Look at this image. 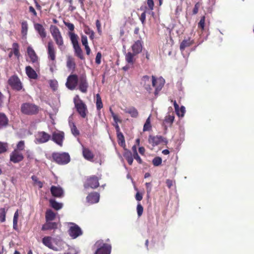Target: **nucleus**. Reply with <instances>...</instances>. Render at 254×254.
Wrapping results in <instances>:
<instances>
[{
    "label": "nucleus",
    "instance_id": "b1692460",
    "mask_svg": "<svg viewBox=\"0 0 254 254\" xmlns=\"http://www.w3.org/2000/svg\"><path fill=\"white\" fill-rule=\"evenodd\" d=\"M131 49L132 52L135 54H138L142 50V42L140 40H137L132 45Z\"/></svg>",
    "mask_w": 254,
    "mask_h": 254
},
{
    "label": "nucleus",
    "instance_id": "c03bdc74",
    "mask_svg": "<svg viewBox=\"0 0 254 254\" xmlns=\"http://www.w3.org/2000/svg\"><path fill=\"white\" fill-rule=\"evenodd\" d=\"M28 32V24L26 21L21 22V33L23 36L26 35Z\"/></svg>",
    "mask_w": 254,
    "mask_h": 254
},
{
    "label": "nucleus",
    "instance_id": "f8f14e48",
    "mask_svg": "<svg viewBox=\"0 0 254 254\" xmlns=\"http://www.w3.org/2000/svg\"><path fill=\"white\" fill-rule=\"evenodd\" d=\"M51 138V135L45 131H38L36 136V143L39 144L44 143L49 141Z\"/></svg>",
    "mask_w": 254,
    "mask_h": 254
},
{
    "label": "nucleus",
    "instance_id": "20e7f679",
    "mask_svg": "<svg viewBox=\"0 0 254 254\" xmlns=\"http://www.w3.org/2000/svg\"><path fill=\"white\" fill-rule=\"evenodd\" d=\"M50 32L56 44L59 49H61L64 46V42L59 29L55 25H51Z\"/></svg>",
    "mask_w": 254,
    "mask_h": 254
},
{
    "label": "nucleus",
    "instance_id": "393cba45",
    "mask_svg": "<svg viewBox=\"0 0 254 254\" xmlns=\"http://www.w3.org/2000/svg\"><path fill=\"white\" fill-rule=\"evenodd\" d=\"M172 102H173V105L174 106L175 112H176L177 114L179 117H184V114L186 112V109L184 106H181L180 109L179 108V106L177 103L176 101L175 100L173 101V100H171Z\"/></svg>",
    "mask_w": 254,
    "mask_h": 254
},
{
    "label": "nucleus",
    "instance_id": "49530a36",
    "mask_svg": "<svg viewBox=\"0 0 254 254\" xmlns=\"http://www.w3.org/2000/svg\"><path fill=\"white\" fill-rule=\"evenodd\" d=\"M25 148V142L23 140H21L18 142L16 145V148L14 150H17L18 151L21 152L24 150Z\"/></svg>",
    "mask_w": 254,
    "mask_h": 254
},
{
    "label": "nucleus",
    "instance_id": "0eeeda50",
    "mask_svg": "<svg viewBox=\"0 0 254 254\" xmlns=\"http://www.w3.org/2000/svg\"><path fill=\"white\" fill-rule=\"evenodd\" d=\"M74 103L77 112L82 118H85L88 113V109L86 104L80 99H74Z\"/></svg>",
    "mask_w": 254,
    "mask_h": 254
},
{
    "label": "nucleus",
    "instance_id": "a18cd8bd",
    "mask_svg": "<svg viewBox=\"0 0 254 254\" xmlns=\"http://www.w3.org/2000/svg\"><path fill=\"white\" fill-rule=\"evenodd\" d=\"M32 181L34 182V184L37 185L39 188H42L43 186V183L41 181H39L38 178L35 175L31 177Z\"/></svg>",
    "mask_w": 254,
    "mask_h": 254
},
{
    "label": "nucleus",
    "instance_id": "72a5a7b5",
    "mask_svg": "<svg viewBox=\"0 0 254 254\" xmlns=\"http://www.w3.org/2000/svg\"><path fill=\"white\" fill-rule=\"evenodd\" d=\"M66 66L68 69L74 70L76 67V64L73 58L69 57L66 62Z\"/></svg>",
    "mask_w": 254,
    "mask_h": 254
},
{
    "label": "nucleus",
    "instance_id": "bf43d9fd",
    "mask_svg": "<svg viewBox=\"0 0 254 254\" xmlns=\"http://www.w3.org/2000/svg\"><path fill=\"white\" fill-rule=\"evenodd\" d=\"M81 42L84 46L88 45L87 38L86 36L83 35L81 36Z\"/></svg>",
    "mask_w": 254,
    "mask_h": 254
},
{
    "label": "nucleus",
    "instance_id": "9d476101",
    "mask_svg": "<svg viewBox=\"0 0 254 254\" xmlns=\"http://www.w3.org/2000/svg\"><path fill=\"white\" fill-rule=\"evenodd\" d=\"M68 224L71 225L68 231V234L72 239H76L82 235V231L77 224L73 222Z\"/></svg>",
    "mask_w": 254,
    "mask_h": 254
},
{
    "label": "nucleus",
    "instance_id": "052dcab7",
    "mask_svg": "<svg viewBox=\"0 0 254 254\" xmlns=\"http://www.w3.org/2000/svg\"><path fill=\"white\" fill-rule=\"evenodd\" d=\"M133 158H134L139 164H141L142 163V160L138 155V153L133 154Z\"/></svg>",
    "mask_w": 254,
    "mask_h": 254
},
{
    "label": "nucleus",
    "instance_id": "cd10ccee",
    "mask_svg": "<svg viewBox=\"0 0 254 254\" xmlns=\"http://www.w3.org/2000/svg\"><path fill=\"white\" fill-rule=\"evenodd\" d=\"M123 155L127 160L128 164L129 165H131L133 161V154L132 155L131 152L129 150L125 149Z\"/></svg>",
    "mask_w": 254,
    "mask_h": 254
},
{
    "label": "nucleus",
    "instance_id": "423d86ee",
    "mask_svg": "<svg viewBox=\"0 0 254 254\" xmlns=\"http://www.w3.org/2000/svg\"><path fill=\"white\" fill-rule=\"evenodd\" d=\"M94 246L97 248L95 254H111V244L105 243L103 240H100L96 242Z\"/></svg>",
    "mask_w": 254,
    "mask_h": 254
},
{
    "label": "nucleus",
    "instance_id": "5701e85b",
    "mask_svg": "<svg viewBox=\"0 0 254 254\" xmlns=\"http://www.w3.org/2000/svg\"><path fill=\"white\" fill-rule=\"evenodd\" d=\"M82 155L83 157L87 160L93 161L94 158V154L89 148L82 147Z\"/></svg>",
    "mask_w": 254,
    "mask_h": 254
},
{
    "label": "nucleus",
    "instance_id": "e433bc0d",
    "mask_svg": "<svg viewBox=\"0 0 254 254\" xmlns=\"http://www.w3.org/2000/svg\"><path fill=\"white\" fill-rule=\"evenodd\" d=\"M136 55L133 52L132 53L131 52H128L126 55V61L128 64H133L134 63V56Z\"/></svg>",
    "mask_w": 254,
    "mask_h": 254
},
{
    "label": "nucleus",
    "instance_id": "8fccbe9b",
    "mask_svg": "<svg viewBox=\"0 0 254 254\" xmlns=\"http://www.w3.org/2000/svg\"><path fill=\"white\" fill-rule=\"evenodd\" d=\"M205 20V16H203L201 17L200 20L198 23V27L201 29L202 30H203L204 29Z\"/></svg>",
    "mask_w": 254,
    "mask_h": 254
},
{
    "label": "nucleus",
    "instance_id": "ddd939ff",
    "mask_svg": "<svg viewBox=\"0 0 254 254\" xmlns=\"http://www.w3.org/2000/svg\"><path fill=\"white\" fill-rule=\"evenodd\" d=\"M78 84V89L82 93H86L87 92L88 83L85 74L79 76Z\"/></svg>",
    "mask_w": 254,
    "mask_h": 254
},
{
    "label": "nucleus",
    "instance_id": "39448f33",
    "mask_svg": "<svg viewBox=\"0 0 254 254\" xmlns=\"http://www.w3.org/2000/svg\"><path fill=\"white\" fill-rule=\"evenodd\" d=\"M52 157L54 161L61 165L67 164L70 160L69 155L66 152H54L52 154Z\"/></svg>",
    "mask_w": 254,
    "mask_h": 254
},
{
    "label": "nucleus",
    "instance_id": "e2e57ef3",
    "mask_svg": "<svg viewBox=\"0 0 254 254\" xmlns=\"http://www.w3.org/2000/svg\"><path fill=\"white\" fill-rule=\"evenodd\" d=\"M146 19V12L144 11L143 13H141L140 17V20L141 21L142 24H144L145 22Z\"/></svg>",
    "mask_w": 254,
    "mask_h": 254
},
{
    "label": "nucleus",
    "instance_id": "338daca9",
    "mask_svg": "<svg viewBox=\"0 0 254 254\" xmlns=\"http://www.w3.org/2000/svg\"><path fill=\"white\" fill-rule=\"evenodd\" d=\"M113 117L114 121L116 124H118V123L122 122V121L121 120H120V119L119 118V117L117 115H115V116H113V117Z\"/></svg>",
    "mask_w": 254,
    "mask_h": 254
},
{
    "label": "nucleus",
    "instance_id": "f3484780",
    "mask_svg": "<svg viewBox=\"0 0 254 254\" xmlns=\"http://www.w3.org/2000/svg\"><path fill=\"white\" fill-rule=\"evenodd\" d=\"M148 140L149 142L152 144L153 146L158 145L161 142H164L166 144L168 142L167 139L166 138L160 135L155 136H150Z\"/></svg>",
    "mask_w": 254,
    "mask_h": 254
},
{
    "label": "nucleus",
    "instance_id": "603ef678",
    "mask_svg": "<svg viewBox=\"0 0 254 254\" xmlns=\"http://www.w3.org/2000/svg\"><path fill=\"white\" fill-rule=\"evenodd\" d=\"M137 212L138 217H140L143 211V207L140 203H138L137 205Z\"/></svg>",
    "mask_w": 254,
    "mask_h": 254
},
{
    "label": "nucleus",
    "instance_id": "f03ea898",
    "mask_svg": "<svg viewBox=\"0 0 254 254\" xmlns=\"http://www.w3.org/2000/svg\"><path fill=\"white\" fill-rule=\"evenodd\" d=\"M43 244L49 249L54 251H59L62 245V242L50 236L44 237L42 239Z\"/></svg>",
    "mask_w": 254,
    "mask_h": 254
},
{
    "label": "nucleus",
    "instance_id": "7c9ffc66",
    "mask_svg": "<svg viewBox=\"0 0 254 254\" xmlns=\"http://www.w3.org/2000/svg\"><path fill=\"white\" fill-rule=\"evenodd\" d=\"M68 35L72 44L73 47L79 45L78 41V37L76 34L73 32H69L68 33Z\"/></svg>",
    "mask_w": 254,
    "mask_h": 254
},
{
    "label": "nucleus",
    "instance_id": "7ed1b4c3",
    "mask_svg": "<svg viewBox=\"0 0 254 254\" xmlns=\"http://www.w3.org/2000/svg\"><path fill=\"white\" fill-rule=\"evenodd\" d=\"M39 106L31 103H23L20 107L22 114L30 116L37 114L39 113Z\"/></svg>",
    "mask_w": 254,
    "mask_h": 254
},
{
    "label": "nucleus",
    "instance_id": "6e6552de",
    "mask_svg": "<svg viewBox=\"0 0 254 254\" xmlns=\"http://www.w3.org/2000/svg\"><path fill=\"white\" fill-rule=\"evenodd\" d=\"M79 81V77L76 74H70L66 79V87L70 90H73L76 88Z\"/></svg>",
    "mask_w": 254,
    "mask_h": 254
},
{
    "label": "nucleus",
    "instance_id": "dca6fc26",
    "mask_svg": "<svg viewBox=\"0 0 254 254\" xmlns=\"http://www.w3.org/2000/svg\"><path fill=\"white\" fill-rule=\"evenodd\" d=\"M47 53L49 59L54 63L56 60V52L54 43L52 41H49L48 43Z\"/></svg>",
    "mask_w": 254,
    "mask_h": 254
},
{
    "label": "nucleus",
    "instance_id": "de8ad7c7",
    "mask_svg": "<svg viewBox=\"0 0 254 254\" xmlns=\"http://www.w3.org/2000/svg\"><path fill=\"white\" fill-rule=\"evenodd\" d=\"M151 127V123H150V117H149L147 119V120L144 125L143 130L144 131H148L150 129Z\"/></svg>",
    "mask_w": 254,
    "mask_h": 254
},
{
    "label": "nucleus",
    "instance_id": "473e14b6",
    "mask_svg": "<svg viewBox=\"0 0 254 254\" xmlns=\"http://www.w3.org/2000/svg\"><path fill=\"white\" fill-rule=\"evenodd\" d=\"M56 218V213L51 209H48L45 213L46 221H52Z\"/></svg>",
    "mask_w": 254,
    "mask_h": 254
},
{
    "label": "nucleus",
    "instance_id": "c9c22d12",
    "mask_svg": "<svg viewBox=\"0 0 254 254\" xmlns=\"http://www.w3.org/2000/svg\"><path fill=\"white\" fill-rule=\"evenodd\" d=\"M74 50L75 55L81 60H84L83 52L80 46L73 47Z\"/></svg>",
    "mask_w": 254,
    "mask_h": 254
},
{
    "label": "nucleus",
    "instance_id": "6ab92c4d",
    "mask_svg": "<svg viewBox=\"0 0 254 254\" xmlns=\"http://www.w3.org/2000/svg\"><path fill=\"white\" fill-rule=\"evenodd\" d=\"M27 52L31 62L33 64H35L37 66H39L38 57L33 49L31 47H28L27 49Z\"/></svg>",
    "mask_w": 254,
    "mask_h": 254
},
{
    "label": "nucleus",
    "instance_id": "ea45409f",
    "mask_svg": "<svg viewBox=\"0 0 254 254\" xmlns=\"http://www.w3.org/2000/svg\"><path fill=\"white\" fill-rule=\"evenodd\" d=\"M69 126L71 128V131L73 135L77 136L79 135V131L76 127V125L73 122L69 123Z\"/></svg>",
    "mask_w": 254,
    "mask_h": 254
},
{
    "label": "nucleus",
    "instance_id": "58836bf2",
    "mask_svg": "<svg viewBox=\"0 0 254 254\" xmlns=\"http://www.w3.org/2000/svg\"><path fill=\"white\" fill-rule=\"evenodd\" d=\"M84 32L85 34L89 36V38L91 40H93L94 39L95 33L89 26H84Z\"/></svg>",
    "mask_w": 254,
    "mask_h": 254
},
{
    "label": "nucleus",
    "instance_id": "a19ab883",
    "mask_svg": "<svg viewBox=\"0 0 254 254\" xmlns=\"http://www.w3.org/2000/svg\"><path fill=\"white\" fill-rule=\"evenodd\" d=\"M174 119L175 116L173 113L171 115L168 114L165 118L164 123L169 124V125H171L174 121Z\"/></svg>",
    "mask_w": 254,
    "mask_h": 254
},
{
    "label": "nucleus",
    "instance_id": "79ce46f5",
    "mask_svg": "<svg viewBox=\"0 0 254 254\" xmlns=\"http://www.w3.org/2000/svg\"><path fill=\"white\" fill-rule=\"evenodd\" d=\"M7 209H5L4 208H0V222H4L5 221L6 214L7 211Z\"/></svg>",
    "mask_w": 254,
    "mask_h": 254
},
{
    "label": "nucleus",
    "instance_id": "2eb2a0df",
    "mask_svg": "<svg viewBox=\"0 0 254 254\" xmlns=\"http://www.w3.org/2000/svg\"><path fill=\"white\" fill-rule=\"evenodd\" d=\"M24 159V156L21 152L14 150L10 154V161L13 163H18Z\"/></svg>",
    "mask_w": 254,
    "mask_h": 254
},
{
    "label": "nucleus",
    "instance_id": "9b49d317",
    "mask_svg": "<svg viewBox=\"0 0 254 254\" xmlns=\"http://www.w3.org/2000/svg\"><path fill=\"white\" fill-rule=\"evenodd\" d=\"M8 84L12 89L20 91L22 88V85L19 78L17 75L11 76L8 80Z\"/></svg>",
    "mask_w": 254,
    "mask_h": 254
},
{
    "label": "nucleus",
    "instance_id": "4d7b16f0",
    "mask_svg": "<svg viewBox=\"0 0 254 254\" xmlns=\"http://www.w3.org/2000/svg\"><path fill=\"white\" fill-rule=\"evenodd\" d=\"M147 4L149 10H153L154 6V3L153 0H147Z\"/></svg>",
    "mask_w": 254,
    "mask_h": 254
},
{
    "label": "nucleus",
    "instance_id": "4be33fe9",
    "mask_svg": "<svg viewBox=\"0 0 254 254\" xmlns=\"http://www.w3.org/2000/svg\"><path fill=\"white\" fill-rule=\"evenodd\" d=\"M100 195L98 192H93L89 193L86 197L87 201L90 203L93 204L97 203L99 200Z\"/></svg>",
    "mask_w": 254,
    "mask_h": 254
},
{
    "label": "nucleus",
    "instance_id": "864d4df0",
    "mask_svg": "<svg viewBox=\"0 0 254 254\" xmlns=\"http://www.w3.org/2000/svg\"><path fill=\"white\" fill-rule=\"evenodd\" d=\"M64 25L68 28V29L70 31V32H72L74 29V26L72 23L66 22L64 21Z\"/></svg>",
    "mask_w": 254,
    "mask_h": 254
},
{
    "label": "nucleus",
    "instance_id": "f704fd0d",
    "mask_svg": "<svg viewBox=\"0 0 254 254\" xmlns=\"http://www.w3.org/2000/svg\"><path fill=\"white\" fill-rule=\"evenodd\" d=\"M49 202L51 206L56 210L61 209L63 207V204L59 203L54 199H50Z\"/></svg>",
    "mask_w": 254,
    "mask_h": 254
},
{
    "label": "nucleus",
    "instance_id": "c756f323",
    "mask_svg": "<svg viewBox=\"0 0 254 254\" xmlns=\"http://www.w3.org/2000/svg\"><path fill=\"white\" fill-rule=\"evenodd\" d=\"M126 113L128 114L132 118H136L138 116V112L134 107H131L124 110Z\"/></svg>",
    "mask_w": 254,
    "mask_h": 254
},
{
    "label": "nucleus",
    "instance_id": "412c9836",
    "mask_svg": "<svg viewBox=\"0 0 254 254\" xmlns=\"http://www.w3.org/2000/svg\"><path fill=\"white\" fill-rule=\"evenodd\" d=\"M58 224L55 222L46 221V223L42 225V231L56 230L58 228Z\"/></svg>",
    "mask_w": 254,
    "mask_h": 254
},
{
    "label": "nucleus",
    "instance_id": "1a4fd4ad",
    "mask_svg": "<svg viewBox=\"0 0 254 254\" xmlns=\"http://www.w3.org/2000/svg\"><path fill=\"white\" fill-rule=\"evenodd\" d=\"M99 178L95 175L88 177L84 184V187L86 189L89 188L96 189L99 186Z\"/></svg>",
    "mask_w": 254,
    "mask_h": 254
},
{
    "label": "nucleus",
    "instance_id": "a878e982",
    "mask_svg": "<svg viewBox=\"0 0 254 254\" xmlns=\"http://www.w3.org/2000/svg\"><path fill=\"white\" fill-rule=\"evenodd\" d=\"M25 71L27 75L30 78L33 79L37 78L38 75L37 73L30 66H27L25 67Z\"/></svg>",
    "mask_w": 254,
    "mask_h": 254
},
{
    "label": "nucleus",
    "instance_id": "f257e3e1",
    "mask_svg": "<svg viewBox=\"0 0 254 254\" xmlns=\"http://www.w3.org/2000/svg\"><path fill=\"white\" fill-rule=\"evenodd\" d=\"M151 82L152 86L155 89L154 91L155 96H157L159 92L162 89L164 85L165 80L163 78H156L154 75L151 76V79H150V77L148 75L143 76L141 80V84L149 93H151L152 90L150 85Z\"/></svg>",
    "mask_w": 254,
    "mask_h": 254
},
{
    "label": "nucleus",
    "instance_id": "6e6d98bb",
    "mask_svg": "<svg viewBox=\"0 0 254 254\" xmlns=\"http://www.w3.org/2000/svg\"><path fill=\"white\" fill-rule=\"evenodd\" d=\"M101 58H102V54L100 52H98L96 58H95V63L97 64H100L101 63Z\"/></svg>",
    "mask_w": 254,
    "mask_h": 254
},
{
    "label": "nucleus",
    "instance_id": "c85d7f7f",
    "mask_svg": "<svg viewBox=\"0 0 254 254\" xmlns=\"http://www.w3.org/2000/svg\"><path fill=\"white\" fill-rule=\"evenodd\" d=\"M8 119L5 114L0 113V129L6 127L8 124Z\"/></svg>",
    "mask_w": 254,
    "mask_h": 254
},
{
    "label": "nucleus",
    "instance_id": "bb28decb",
    "mask_svg": "<svg viewBox=\"0 0 254 254\" xmlns=\"http://www.w3.org/2000/svg\"><path fill=\"white\" fill-rule=\"evenodd\" d=\"M193 44V41L190 38L183 40L180 46V49L181 52H183L185 49L191 46Z\"/></svg>",
    "mask_w": 254,
    "mask_h": 254
},
{
    "label": "nucleus",
    "instance_id": "09e8293b",
    "mask_svg": "<svg viewBox=\"0 0 254 254\" xmlns=\"http://www.w3.org/2000/svg\"><path fill=\"white\" fill-rule=\"evenodd\" d=\"M162 160L160 157H155L152 160V164L154 166H158L162 164Z\"/></svg>",
    "mask_w": 254,
    "mask_h": 254
},
{
    "label": "nucleus",
    "instance_id": "4468645a",
    "mask_svg": "<svg viewBox=\"0 0 254 254\" xmlns=\"http://www.w3.org/2000/svg\"><path fill=\"white\" fill-rule=\"evenodd\" d=\"M52 140L60 146H63L64 138V133L63 131H55L52 133Z\"/></svg>",
    "mask_w": 254,
    "mask_h": 254
},
{
    "label": "nucleus",
    "instance_id": "a211bd4d",
    "mask_svg": "<svg viewBox=\"0 0 254 254\" xmlns=\"http://www.w3.org/2000/svg\"><path fill=\"white\" fill-rule=\"evenodd\" d=\"M50 191L52 195L54 197L62 198L64 196V191L59 186H52L51 187Z\"/></svg>",
    "mask_w": 254,
    "mask_h": 254
},
{
    "label": "nucleus",
    "instance_id": "13d9d810",
    "mask_svg": "<svg viewBox=\"0 0 254 254\" xmlns=\"http://www.w3.org/2000/svg\"><path fill=\"white\" fill-rule=\"evenodd\" d=\"M29 11L34 17H37V12L36 11L35 9H34V8L33 6H29Z\"/></svg>",
    "mask_w": 254,
    "mask_h": 254
},
{
    "label": "nucleus",
    "instance_id": "5fc2aeb1",
    "mask_svg": "<svg viewBox=\"0 0 254 254\" xmlns=\"http://www.w3.org/2000/svg\"><path fill=\"white\" fill-rule=\"evenodd\" d=\"M96 26L97 27V31L99 35L102 34V29H101V24L99 20L97 19L96 21Z\"/></svg>",
    "mask_w": 254,
    "mask_h": 254
},
{
    "label": "nucleus",
    "instance_id": "69168bd1",
    "mask_svg": "<svg viewBox=\"0 0 254 254\" xmlns=\"http://www.w3.org/2000/svg\"><path fill=\"white\" fill-rule=\"evenodd\" d=\"M135 199L137 201H140L142 199V195L139 192H137L135 195Z\"/></svg>",
    "mask_w": 254,
    "mask_h": 254
},
{
    "label": "nucleus",
    "instance_id": "aec40b11",
    "mask_svg": "<svg viewBox=\"0 0 254 254\" xmlns=\"http://www.w3.org/2000/svg\"><path fill=\"white\" fill-rule=\"evenodd\" d=\"M34 27L42 40L46 37L47 32L46 29L41 24L38 23H34Z\"/></svg>",
    "mask_w": 254,
    "mask_h": 254
},
{
    "label": "nucleus",
    "instance_id": "2f4dec72",
    "mask_svg": "<svg viewBox=\"0 0 254 254\" xmlns=\"http://www.w3.org/2000/svg\"><path fill=\"white\" fill-rule=\"evenodd\" d=\"M13 55L17 58V59H19L20 53L19 52V45L16 43H13L12 45V50Z\"/></svg>",
    "mask_w": 254,
    "mask_h": 254
},
{
    "label": "nucleus",
    "instance_id": "680f3d73",
    "mask_svg": "<svg viewBox=\"0 0 254 254\" xmlns=\"http://www.w3.org/2000/svg\"><path fill=\"white\" fill-rule=\"evenodd\" d=\"M199 5L198 3H196L193 7V10H192V13L193 14H196L198 13V9H199Z\"/></svg>",
    "mask_w": 254,
    "mask_h": 254
},
{
    "label": "nucleus",
    "instance_id": "4c0bfd02",
    "mask_svg": "<svg viewBox=\"0 0 254 254\" xmlns=\"http://www.w3.org/2000/svg\"><path fill=\"white\" fill-rule=\"evenodd\" d=\"M117 138L118 139V143L122 147H125L126 146V143H125V137L123 135V134L121 132L119 133H117Z\"/></svg>",
    "mask_w": 254,
    "mask_h": 254
},
{
    "label": "nucleus",
    "instance_id": "37998d69",
    "mask_svg": "<svg viewBox=\"0 0 254 254\" xmlns=\"http://www.w3.org/2000/svg\"><path fill=\"white\" fill-rule=\"evenodd\" d=\"M97 110L100 111L103 108V103L101 98L99 94L96 95V102Z\"/></svg>",
    "mask_w": 254,
    "mask_h": 254
},
{
    "label": "nucleus",
    "instance_id": "0e129e2a",
    "mask_svg": "<svg viewBox=\"0 0 254 254\" xmlns=\"http://www.w3.org/2000/svg\"><path fill=\"white\" fill-rule=\"evenodd\" d=\"M145 186H146V187L147 192L148 193H150L151 190V183H146Z\"/></svg>",
    "mask_w": 254,
    "mask_h": 254
},
{
    "label": "nucleus",
    "instance_id": "774afa93",
    "mask_svg": "<svg viewBox=\"0 0 254 254\" xmlns=\"http://www.w3.org/2000/svg\"><path fill=\"white\" fill-rule=\"evenodd\" d=\"M166 184L169 188H171L173 186V181L170 179H167L166 181Z\"/></svg>",
    "mask_w": 254,
    "mask_h": 254
},
{
    "label": "nucleus",
    "instance_id": "3c124183",
    "mask_svg": "<svg viewBox=\"0 0 254 254\" xmlns=\"http://www.w3.org/2000/svg\"><path fill=\"white\" fill-rule=\"evenodd\" d=\"M7 145L5 143L0 142V154L5 152L7 151Z\"/></svg>",
    "mask_w": 254,
    "mask_h": 254
}]
</instances>
